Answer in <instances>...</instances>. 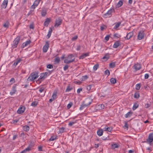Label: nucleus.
<instances>
[{
  "label": "nucleus",
  "mask_w": 153,
  "mask_h": 153,
  "mask_svg": "<svg viewBox=\"0 0 153 153\" xmlns=\"http://www.w3.org/2000/svg\"><path fill=\"white\" fill-rule=\"evenodd\" d=\"M39 73L37 72H34L31 73L27 78L28 81H33L39 76Z\"/></svg>",
  "instance_id": "obj_1"
},
{
  "label": "nucleus",
  "mask_w": 153,
  "mask_h": 153,
  "mask_svg": "<svg viewBox=\"0 0 153 153\" xmlns=\"http://www.w3.org/2000/svg\"><path fill=\"white\" fill-rule=\"evenodd\" d=\"M112 130V128L111 127L105 125L103 129L101 128L98 129L97 131V134H103V131L110 132Z\"/></svg>",
  "instance_id": "obj_2"
},
{
  "label": "nucleus",
  "mask_w": 153,
  "mask_h": 153,
  "mask_svg": "<svg viewBox=\"0 0 153 153\" xmlns=\"http://www.w3.org/2000/svg\"><path fill=\"white\" fill-rule=\"evenodd\" d=\"M74 56L72 54H70L66 57L64 60V62L65 63L68 64L74 61Z\"/></svg>",
  "instance_id": "obj_3"
},
{
  "label": "nucleus",
  "mask_w": 153,
  "mask_h": 153,
  "mask_svg": "<svg viewBox=\"0 0 153 153\" xmlns=\"http://www.w3.org/2000/svg\"><path fill=\"white\" fill-rule=\"evenodd\" d=\"M20 40V38L19 37H17L14 40L13 42V44L12 45V46L13 48L17 47V45L18 44Z\"/></svg>",
  "instance_id": "obj_4"
},
{
  "label": "nucleus",
  "mask_w": 153,
  "mask_h": 153,
  "mask_svg": "<svg viewBox=\"0 0 153 153\" xmlns=\"http://www.w3.org/2000/svg\"><path fill=\"white\" fill-rule=\"evenodd\" d=\"M144 36V33L143 31L141 30L138 33L137 36V39L138 40H140L143 39Z\"/></svg>",
  "instance_id": "obj_5"
},
{
  "label": "nucleus",
  "mask_w": 153,
  "mask_h": 153,
  "mask_svg": "<svg viewBox=\"0 0 153 153\" xmlns=\"http://www.w3.org/2000/svg\"><path fill=\"white\" fill-rule=\"evenodd\" d=\"M114 11V9L113 7H111L107 12L104 14V15L110 17L111 16L112 13Z\"/></svg>",
  "instance_id": "obj_6"
},
{
  "label": "nucleus",
  "mask_w": 153,
  "mask_h": 153,
  "mask_svg": "<svg viewBox=\"0 0 153 153\" xmlns=\"http://www.w3.org/2000/svg\"><path fill=\"white\" fill-rule=\"evenodd\" d=\"M153 141V134H149L148 138L146 140V142L151 145L152 142Z\"/></svg>",
  "instance_id": "obj_7"
},
{
  "label": "nucleus",
  "mask_w": 153,
  "mask_h": 153,
  "mask_svg": "<svg viewBox=\"0 0 153 153\" xmlns=\"http://www.w3.org/2000/svg\"><path fill=\"white\" fill-rule=\"evenodd\" d=\"M62 22V20L61 19L59 18L56 19L55 23L54 25V27H57L61 25Z\"/></svg>",
  "instance_id": "obj_8"
},
{
  "label": "nucleus",
  "mask_w": 153,
  "mask_h": 153,
  "mask_svg": "<svg viewBox=\"0 0 153 153\" xmlns=\"http://www.w3.org/2000/svg\"><path fill=\"white\" fill-rule=\"evenodd\" d=\"M100 137H101V139L103 140H109L110 139L108 134H98Z\"/></svg>",
  "instance_id": "obj_9"
},
{
  "label": "nucleus",
  "mask_w": 153,
  "mask_h": 153,
  "mask_svg": "<svg viewBox=\"0 0 153 153\" xmlns=\"http://www.w3.org/2000/svg\"><path fill=\"white\" fill-rule=\"evenodd\" d=\"M25 110V107L24 106H22L19 108L17 110V113L19 114L23 113Z\"/></svg>",
  "instance_id": "obj_10"
},
{
  "label": "nucleus",
  "mask_w": 153,
  "mask_h": 153,
  "mask_svg": "<svg viewBox=\"0 0 153 153\" xmlns=\"http://www.w3.org/2000/svg\"><path fill=\"white\" fill-rule=\"evenodd\" d=\"M49 46V43L47 41L46 42L45 45L43 46V51L44 52H46Z\"/></svg>",
  "instance_id": "obj_11"
},
{
  "label": "nucleus",
  "mask_w": 153,
  "mask_h": 153,
  "mask_svg": "<svg viewBox=\"0 0 153 153\" xmlns=\"http://www.w3.org/2000/svg\"><path fill=\"white\" fill-rule=\"evenodd\" d=\"M91 102L92 101H90L88 103L86 104H82L81 105L79 108V109L81 110H82L85 107L87 106L90 105L91 103Z\"/></svg>",
  "instance_id": "obj_12"
},
{
  "label": "nucleus",
  "mask_w": 153,
  "mask_h": 153,
  "mask_svg": "<svg viewBox=\"0 0 153 153\" xmlns=\"http://www.w3.org/2000/svg\"><path fill=\"white\" fill-rule=\"evenodd\" d=\"M40 1L39 0H35L33 4L31 6V7L34 9L38 5Z\"/></svg>",
  "instance_id": "obj_13"
},
{
  "label": "nucleus",
  "mask_w": 153,
  "mask_h": 153,
  "mask_svg": "<svg viewBox=\"0 0 153 153\" xmlns=\"http://www.w3.org/2000/svg\"><path fill=\"white\" fill-rule=\"evenodd\" d=\"M110 54L109 53H107L105 54V56L102 58V59L103 61H107L110 58Z\"/></svg>",
  "instance_id": "obj_14"
},
{
  "label": "nucleus",
  "mask_w": 153,
  "mask_h": 153,
  "mask_svg": "<svg viewBox=\"0 0 153 153\" xmlns=\"http://www.w3.org/2000/svg\"><path fill=\"white\" fill-rule=\"evenodd\" d=\"M89 55V52H87L86 53H83L81 55L79 56V59H82L85 58V57L88 56Z\"/></svg>",
  "instance_id": "obj_15"
},
{
  "label": "nucleus",
  "mask_w": 153,
  "mask_h": 153,
  "mask_svg": "<svg viewBox=\"0 0 153 153\" xmlns=\"http://www.w3.org/2000/svg\"><path fill=\"white\" fill-rule=\"evenodd\" d=\"M16 91V86H13L10 93V94L11 95H13L15 94Z\"/></svg>",
  "instance_id": "obj_16"
},
{
  "label": "nucleus",
  "mask_w": 153,
  "mask_h": 153,
  "mask_svg": "<svg viewBox=\"0 0 153 153\" xmlns=\"http://www.w3.org/2000/svg\"><path fill=\"white\" fill-rule=\"evenodd\" d=\"M8 0H4L1 4V7L3 8H5L7 5Z\"/></svg>",
  "instance_id": "obj_17"
},
{
  "label": "nucleus",
  "mask_w": 153,
  "mask_h": 153,
  "mask_svg": "<svg viewBox=\"0 0 153 153\" xmlns=\"http://www.w3.org/2000/svg\"><path fill=\"white\" fill-rule=\"evenodd\" d=\"M134 67L136 71H138L141 68V66L140 64L137 63L134 64Z\"/></svg>",
  "instance_id": "obj_18"
},
{
  "label": "nucleus",
  "mask_w": 153,
  "mask_h": 153,
  "mask_svg": "<svg viewBox=\"0 0 153 153\" xmlns=\"http://www.w3.org/2000/svg\"><path fill=\"white\" fill-rule=\"evenodd\" d=\"M48 74V73L45 72L41 73L39 79H41L45 78Z\"/></svg>",
  "instance_id": "obj_19"
},
{
  "label": "nucleus",
  "mask_w": 153,
  "mask_h": 153,
  "mask_svg": "<svg viewBox=\"0 0 153 153\" xmlns=\"http://www.w3.org/2000/svg\"><path fill=\"white\" fill-rule=\"evenodd\" d=\"M133 35V33L132 32H130L128 33L125 38L127 39H129L131 38Z\"/></svg>",
  "instance_id": "obj_20"
},
{
  "label": "nucleus",
  "mask_w": 153,
  "mask_h": 153,
  "mask_svg": "<svg viewBox=\"0 0 153 153\" xmlns=\"http://www.w3.org/2000/svg\"><path fill=\"white\" fill-rule=\"evenodd\" d=\"M22 61L21 59L19 58H17L15 61L14 62L13 65L15 66H16L19 63Z\"/></svg>",
  "instance_id": "obj_21"
},
{
  "label": "nucleus",
  "mask_w": 153,
  "mask_h": 153,
  "mask_svg": "<svg viewBox=\"0 0 153 153\" xmlns=\"http://www.w3.org/2000/svg\"><path fill=\"white\" fill-rule=\"evenodd\" d=\"M57 139V137L56 134H54L52 135L50 138L49 140L50 141H53Z\"/></svg>",
  "instance_id": "obj_22"
},
{
  "label": "nucleus",
  "mask_w": 153,
  "mask_h": 153,
  "mask_svg": "<svg viewBox=\"0 0 153 153\" xmlns=\"http://www.w3.org/2000/svg\"><path fill=\"white\" fill-rule=\"evenodd\" d=\"M119 145L117 143H112L111 145V147L112 149H114L115 148H118Z\"/></svg>",
  "instance_id": "obj_23"
},
{
  "label": "nucleus",
  "mask_w": 153,
  "mask_h": 153,
  "mask_svg": "<svg viewBox=\"0 0 153 153\" xmlns=\"http://www.w3.org/2000/svg\"><path fill=\"white\" fill-rule=\"evenodd\" d=\"M30 42H30V40H28L27 41L25 42H24L22 45V48H24L26 47L27 45H28L30 43Z\"/></svg>",
  "instance_id": "obj_24"
},
{
  "label": "nucleus",
  "mask_w": 153,
  "mask_h": 153,
  "mask_svg": "<svg viewBox=\"0 0 153 153\" xmlns=\"http://www.w3.org/2000/svg\"><path fill=\"white\" fill-rule=\"evenodd\" d=\"M50 21V19L49 18H47L46 19L45 21V22L44 25L45 26L47 27Z\"/></svg>",
  "instance_id": "obj_25"
},
{
  "label": "nucleus",
  "mask_w": 153,
  "mask_h": 153,
  "mask_svg": "<svg viewBox=\"0 0 153 153\" xmlns=\"http://www.w3.org/2000/svg\"><path fill=\"white\" fill-rule=\"evenodd\" d=\"M52 32V29L51 27H50L49 30L48 32L47 35V38L49 39L51 36V33Z\"/></svg>",
  "instance_id": "obj_26"
},
{
  "label": "nucleus",
  "mask_w": 153,
  "mask_h": 153,
  "mask_svg": "<svg viewBox=\"0 0 153 153\" xmlns=\"http://www.w3.org/2000/svg\"><path fill=\"white\" fill-rule=\"evenodd\" d=\"M123 4V1L122 0H120L116 4V7H120Z\"/></svg>",
  "instance_id": "obj_27"
},
{
  "label": "nucleus",
  "mask_w": 153,
  "mask_h": 153,
  "mask_svg": "<svg viewBox=\"0 0 153 153\" xmlns=\"http://www.w3.org/2000/svg\"><path fill=\"white\" fill-rule=\"evenodd\" d=\"M31 147L30 146H29L27 148H26L25 149L22 151L21 152V153H23L27 151H29L31 150Z\"/></svg>",
  "instance_id": "obj_28"
},
{
  "label": "nucleus",
  "mask_w": 153,
  "mask_h": 153,
  "mask_svg": "<svg viewBox=\"0 0 153 153\" xmlns=\"http://www.w3.org/2000/svg\"><path fill=\"white\" fill-rule=\"evenodd\" d=\"M51 98L53 99L54 100L57 98V92L54 91L53 93V95L52 96Z\"/></svg>",
  "instance_id": "obj_29"
},
{
  "label": "nucleus",
  "mask_w": 153,
  "mask_h": 153,
  "mask_svg": "<svg viewBox=\"0 0 153 153\" xmlns=\"http://www.w3.org/2000/svg\"><path fill=\"white\" fill-rule=\"evenodd\" d=\"M104 105L103 104H99L98 105V108L100 110H102L104 108Z\"/></svg>",
  "instance_id": "obj_30"
},
{
  "label": "nucleus",
  "mask_w": 153,
  "mask_h": 153,
  "mask_svg": "<svg viewBox=\"0 0 153 153\" xmlns=\"http://www.w3.org/2000/svg\"><path fill=\"white\" fill-rule=\"evenodd\" d=\"M132 112L131 111H129L127 113L125 116V117L126 118L128 117H130L132 115Z\"/></svg>",
  "instance_id": "obj_31"
},
{
  "label": "nucleus",
  "mask_w": 153,
  "mask_h": 153,
  "mask_svg": "<svg viewBox=\"0 0 153 153\" xmlns=\"http://www.w3.org/2000/svg\"><path fill=\"white\" fill-rule=\"evenodd\" d=\"M23 129L25 131H27L29 130V127L28 126H25L23 127Z\"/></svg>",
  "instance_id": "obj_32"
},
{
  "label": "nucleus",
  "mask_w": 153,
  "mask_h": 153,
  "mask_svg": "<svg viewBox=\"0 0 153 153\" xmlns=\"http://www.w3.org/2000/svg\"><path fill=\"white\" fill-rule=\"evenodd\" d=\"M120 45V44L118 42H117L114 43L113 45V47L114 48H117Z\"/></svg>",
  "instance_id": "obj_33"
},
{
  "label": "nucleus",
  "mask_w": 153,
  "mask_h": 153,
  "mask_svg": "<svg viewBox=\"0 0 153 153\" xmlns=\"http://www.w3.org/2000/svg\"><path fill=\"white\" fill-rule=\"evenodd\" d=\"M121 22H118L117 23H116L115 25L114 26V29H116L118 27H119L120 25Z\"/></svg>",
  "instance_id": "obj_34"
},
{
  "label": "nucleus",
  "mask_w": 153,
  "mask_h": 153,
  "mask_svg": "<svg viewBox=\"0 0 153 153\" xmlns=\"http://www.w3.org/2000/svg\"><path fill=\"white\" fill-rule=\"evenodd\" d=\"M116 63L115 62H111L109 64V67L111 68H113L115 66Z\"/></svg>",
  "instance_id": "obj_35"
},
{
  "label": "nucleus",
  "mask_w": 153,
  "mask_h": 153,
  "mask_svg": "<svg viewBox=\"0 0 153 153\" xmlns=\"http://www.w3.org/2000/svg\"><path fill=\"white\" fill-rule=\"evenodd\" d=\"M138 107V105L137 103H134L132 107V109L133 110H135Z\"/></svg>",
  "instance_id": "obj_36"
},
{
  "label": "nucleus",
  "mask_w": 153,
  "mask_h": 153,
  "mask_svg": "<svg viewBox=\"0 0 153 153\" xmlns=\"http://www.w3.org/2000/svg\"><path fill=\"white\" fill-rule=\"evenodd\" d=\"M9 22L8 21H7L4 23L3 26L7 28L9 27Z\"/></svg>",
  "instance_id": "obj_37"
},
{
  "label": "nucleus",
  "mask_w": 153,
  "mask_h": 153,
  "mask_svg": "<svg viewBox=\"0 0 153 153\" xmlns=\"http://www.w3.org/2000/svg\"><path fill=\"white\" fill-rule=\"evenodd\" d=\"M72 89V87L70 86V85H68L67 86V88H66L65 91L66 92H69L71 91Z\"/></svg>",
  "instance_id": "obj_38"
},
{
  "label": "nucleus",
  "mask_w": 153,
  "mask_h": 153,
  "mask_svg": "<svg viewBox=\"0 0 153 153\" xmlns=\"http://www.w3.org/2000/svg\"><path fill=\"white\" fill-rule=\"evenodd\" d=\"M140 97V94L138 92H135L134 94V97L137 99Z\"/></svg>",
  "instance_id": "obj_39"
},
{
  "label": "nucleus",
  "mask_w": 153,
  "mask_h": 153,
  "mask_svg": "<svg viewBox=\"0 0 153 153\" xmlns=\"http://www.w3.org/2000/svg\"><path fill=\"white\" fill-rule=\"evenodd\" d=\"M64 129L65 128L63 127H62L61 128L59 129L58 131V133H63Z\"/></svg>",
  "instance_id": "obj_40"
},
{
  "label": "nucleus",
  "mask_w": 153,
  "mask_h": 153,
  "mask_svg": "<svg viewBox=\"0 0 153 153\" xmlns=\"http://www.w3.org/2000/svg\"><path fill=\"white\" fill-rule=\"evenodd\" d=\"M140 88V83L137 84L135 85V89L137 90H139Z\"/></svg>",
  "instance_id": "obj_41"
},
{
  "label": "nucleus",
  "mask_w": 153,
  "mask_h": 153,
  "mask_svg": "<svg viewBox=\"0 0 153 153\" xmlns=\"http://www.w3.org/2000/svg\"><path fill=\"white\" fill-rule=\"evenodd\" d=\"M110 81L111 83L115 84L116 82V80L115 79L112 78L111 79Z\"/></svg>",
  "instance_id": "obj_42"
},
{
  "label": "nucleus",
  "mask_w": 153,
  "mask_h": 153,
  "mask_svg": "<svg viewBox=\"0 0 153 153\" xmlns=\"http://www.w3.org/2000/svg\"><path fill=\"white\" fill-rule=\"evenodd\" d=\"M46 14V11L45 10H43L41 12V15L43 16H44Z\"/></svg>",
  "instance_id": "obj_43"
},
{
  "label": "nucleus",
  "mask_w": 153,
  "mask_h": 153,
  "mask_svg": "<svg viewBox=\"0 0 153 153\" xmlns=\"http://www.w3.org/2000/svg\"><path fill=\"white\" fill-rule=\"evenodd\" d=\"M98 68L99 65L97 64H96L93 67V70L94 71H95L97 70Z\"/></svg>",
  "instance_id": "obj_44"
},
{
  "label": "nucleus",
  "mask_w": 153,
  "mask_h": 153,
  "mask_svg": "<svg viewBox=\"0 0 153 153\" xmlns=\"http://www.w3.org/2000/svg\"><path fill=\"white\" fill-rule=\"evenodd\" d=\"M60 61V59L59 57H56L54 59V61L55 62L58 63Z\"/></svg>",
  "instance_id": "obj_45"
},
{
  "label": "nucleus",
  "mask_w": 153,
  "mask_h": 153,
  "mask_svg": "<svg viewBox=\"0 0 153 153\" xmlns=\"http://www.w3.org/2000/svg\"><path fill=\"white\" fill-rule=\"evenodd\" d=\"M37 104H38L37 102H36L35 101H34V102H32V103H31V105L32 106H33V107H35L37 105Z\"/></svg>",
  "instance_id": "obj_46"
},
{
  "label": "nucleus",
  "mask_w": 153,
  "mask_h": 153,
  "mask_svg": "<svg viewBox=\"0 0 153 153\" xmlns=\"http://www.w3.org/2000/svg\"><path fill=\"white\" fill-rule=\"evenodd\" d=\"M123 127L125 129H126L127 130L128 129V125L127 124V122H125V125L123 126Z\"/></svg>",
  "instance_id": "obj_47"
},
{
  "label": "nucleus",
  "mask_w": 153,
  "mask_h": 153,
  "mask_svg": "<svg viewBox=\"0 0 153 153\" xmlns=\"http://www.w3.org/2000/svg\"><path fill=\"white\" fill-rule=\"evenodd\" d=\"M73 105V103L72 102H70L67 105V107L68 109H69Z\"/></svg>",
  "instance_id": "obj_48"
},
{
  "label": "nucleus",
  "mask_w": 153,
  "mask_h": 153,
  "mask_svg": "<svg viewBox=\"0 0 153 153\" xmlns=\"http://www.w3.org/2000/svg\"><path fill=\"white\" fill-rule=\"evenodd\" d=\"M88 78V77L87 75H85L82 76V81H85Z\"/></svg>",
  "instance_id": "obj_49"
},
{
  "label": "nucleus",
  "mask_w": 153,
  "mask_h": 153,
  "mask_svg": "<svg viewBox=\"0 0 153 153\" xmlns=\"http://www.w3.org/2000/svg\"><path fill=\"white\" fill-rule=\"evenodd\" d=\"M47 68L49 69H52L53 68V66L51 64H48L47 65Z\"/></svg>",
  "instance_id": "obj_50"
},
{
  "label": "nucleus",
  "mask_w": 153,
  "mask_h": 153,
  "mask_svg": "<svg viewBox=\"0 0 153 153\" xmlns=\"http://www.w3.org/2000/svg\"><path fill=\"white\" fill-rule=\"evenodd\" d=\"M76 123V121H74V122H70L68 123V125L70 126H72L74 124Z\"/></svg>",
  "instance_id": "obj_51"
},
{
  "label": "nucleus",
  "mask_w": 153,
  "mask_h": 153,
  "mask_svg": "<svg viewBox=\"0 0 153 153\" xmlns=\"http://www.w3.org/2000/svg\"><path fill=\"white\" fill-rule=\"evenodd\" d=\"M149 76V75L148 74H146L144 75V79H147Z\"/></svg>",
  "instance_id": "obj_52"
},
{
  "label": "nucleus",
  "mask_w": 153,
  "mask_h": 153,
  "mask_svg": "<svg viewBox=\"0 0 153 153\" xmlns=\"http://www.w3.org/2000/svg\"><path fill=\"white\" fill-rule=\"evenodd\" d=\"M105 74L109 75L110 74V72L108 70H106L105 71Z\"/></svg>",
  "instance_id": "obj_53"
},
{
  "label": "nucleus",
  "mask_w": 153,
  "mask_h": 153,
  "mask_svg": "<svg viewBox=\"0 0 153 153\" xmlns=\"http://www.w3.org/2000/svg\"><path fill=\"white\" fill-rule=\"evenodd\" d=\"M68 65H66L63 68V69L64 71H66L67 69H68Z\"/></svg>",
  "instance_id": "obj_54"
},
{
  "label": "nucleus",
  "mask_w": 153,
  "mask_h": 153,
  "mask_svg": "<svg viewBox=\"0 0 153 153\" xmlns=\"http://www.w3.org/2000/svg\"><path fill=\"white\" fill-rule=\"evenodd\" d=\"M44 89V88L43 87L40 88L39 90V91L40 93H42Z\"/></svg>",
  "instance_id": "obj_55"
},
{
  "label": "nucleus",
  "mask_w": 153,
  "mask_h": 153,
  "mask_svg": "<svg viewBox=\"0 0 153 153\" xmlns=\"http://www.w3.org/2000/svg\"><path fill=\"white\" fill-rule=\"evenodd\" d=\"M82 91V88H79L77 89V92L78 94H79L80 92L81 91Z\"/></svg>",
  "instance_id": "obj_56"
},
{
  "label": "nucleus",
  "mask_w": 153,
  "mask_h": 153,
  "mask_svg": "<svg viewBox=\"0 0 153 153\" xmlns=\"http://www.w3.org/2000/svg\"><path fill=\"white\" fill-rule=\"evenodd\" d=\"M81 49V46L80 45H78L77 46L76 48V49L77 51H79Z\"/></svg>",
  "instance_id": "obj_57"
},
{
  "label": "nucleus",
  "mask_w": 153,
  "mask_h": 153,
  "mask_svg": "<svg viewBox=\"0 0 153 153\" xmlns=\"http://www.w3.org/2000/svg\"><path fill=\"white\" fill-rule=\"evenodd\" d=\"M109 36L107 35L106 36L105 38V39L107 41H108L109 40Z\"/></svg>",
  "instance_id": "obj_58"
},
{
  "label": "nucleus",
  "mask_w": 153,
  "mask_h": 153,
  "mask_svg": "<svg viewBox=\"0 0 153 153\" xmlns=\"http://www.w3.org/2000/svg\"><path fill=\"white\" fill-rule=\"evenodd\" d=\"M105 27V26L104 25H102L100 27V29L101 30H104Z\"/></svg>",
  "instance_id": "obj_59"
},
{
  "label": "nucleus",
  "mask_w": 153,
  "mask_h": 153,
  "mask_svg": "<svg viewBox=\"0 0 153 153\" xmlns=\"http://www.w3.org/2000/svg\"><path fill=\"white\" fill-rule=\"evenodd\" d=\"M91 85H90L88 86L87 87V90L88 91H90L91 90Z\"/></svg>",
  "instance_id": "obj_60"
},
{
  "label": "nucleus",
  "mask_w": 153,
  "mask_h": 153,
  "mask_svg": "<svg viewBox=\"0 0 153 153\" xmlns=\"http://www.w3.org/2000/svg\"><path fill=\"white\" fill-rule=\"evenodd\" d=\"M77 37H78L77 36H76L72 38V40L73 41L74 40L76 39L77 38Z\"/></svg>",
  "instance_id": "obj_61"
},
{
  "label": "nucleus",
  "mask_w": 153,
  "mask_h": 153,
  "mask_svg": "<svg viewBox=\"0 0 153 153\" xmlns=\"http://www.w3.org/2000/svg\"><path fill=\"white\" fill-rule=\"evenodd\" d=\"M19 120H13V123H14V124H16V123Z\"/></svg>",
  "instance_id": "obj_62"
},
{
  "label": "nucleus",
  "mask_w": 153,
  "mask_h": 153,
  "mask_svg": "<svg viewBox=\"0 0 153 153\" xmlns=\"http://www.w3.org/2000/svg\"><path fill=\"white\" fill-rule=\"evenodd\" d=\"M10 82H12V83L14 82L15 79H14V78H11L10 80Z\"/></svg>",
  "instance_id": "obj_63"
},
{
  "label": "nucleus",
  "mask_w": 153,
  "mask_h": 153,
  "mask_svg": "<svg viewBox=\"0 0 153 153\" xmlns=\"http://www.w3.org/2000/svg\"><path fill=\"white\" fill-rule=\"evenodd\" d=\"M30 29H33L34 26L33 24H30Z\"/></svg>",
  "instance_id": "obj_64"
}]
</instances>
